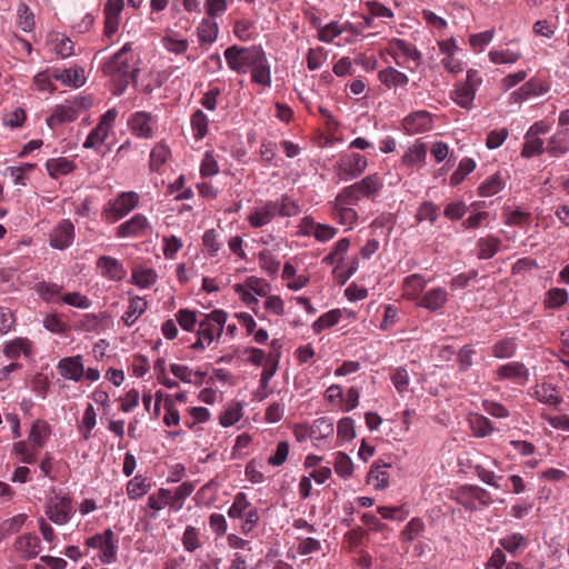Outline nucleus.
<instances>
[{
  "mask_svg": "<svg viewBox=\"0 0 569 569\" xmlns=\"http://www.w3.org/2000/svg\"><path fill=\"white\" fill-rule=\"evenodd\" d=\"M230 70L244 74L251 72V81L263 87L271 86V69L261 46L240 47L233 44L223 52Z\"/></svg>",
  "mask_w": 569,
  "mask_h": 569,
  "instance_id": "1",
  "label": "nucleus"
},
{
  "mask_svg": "<svg viewBox=\"0 0 569 569\" xmlns=\"http://www.w3.org/2000/svg\"><path fill=\"white\" fill-rule=\"evenodd\" d=\"M139 58L131 53V44L126 43L117 53L106 61L101 70L114 82V94L123 93L129 83L137 86L140 68Z\"/></svg>",
  "mask_w": 569,
  "mask_h": 569,
  "instance_id": "2",
  "label": "nucleus"
},
{
  "mask_svg": "<svg viewBox=\"0 0 569 569\" xmlns=\"http://www.w3.org/2000/svg\"><path fill=\"white\" fill-rule=\"evenodd\" d=\"M200 316L196 339L189 346V349L196 351H203L214 340L220 339L228 317L222 309H214L208 315Z\"/></svg>",
  "mask_w": 569,
  "mask_h": 569,
  "instance_id": "3",
  "label": "nucleus"
},
{
  "mask_svg": "<svg viewBox=\"0 0 569 569\" xmlns=\"http://www.w3.org/2000/svg\"><path fill=\"white\" fill-rule=\"evenodd\" d=\"M140 196L134 191L120 192L114 199L109 200L102 211L106 221L113 223L132 211L139 203Z\"/></svg>",
  "mask_w": 569,
  "mask_h": 569,
  "instance_id": "4",
  "label": "nucleus"
},
{
  "mask_svg": "<svg viewBox=\"0 0 569 569\" xmlns=\"http://www.w3.org/2000/svg\"><path fill=\"white\" fill-rule=\"evenodd\" d=\"M90 102L84 97H76L72 100H67L64 103L57 106L50 117L47 119V124L51 129L74 121L82 110H86Z\"/></svg>",
  "mask_w": 569,
  "mask_h": 569,
  "instance_id": "5",
  "label": "nucleus"
},
{
  "mask_svg": "<svg viewBox=\"0 0 569 569\" xmlns=\"http://www.w3.org/2000/svg\"><path fill=\"white\" fill-rule=\"evenodd\" d=\"M368 167V160L358 152H345L340 154L335 172L341 181H349L359 178Z\"/></svg>",
  "mask_w": 569,
  "mask_h": 569,
  "instance_id": "6",
  "label": "nucleus"
},
{
  "mask_svg": "<svg viewBox=\"0 0 569 569\" xmlns=\"http://www.w3.org/2000/svg\"><path fill=\"white\" fill-rule=\"evenodd\" d=\"M84 545L88 548L98 549L99 558L103 563H110L116 560L118 539L110 528L106 529L101 533H96L89 537Z\"/></svg>",
  "mask_w": 569,
  "mask_h": 569,
  "instance_id": "7",
  "label": "nucleus"
},
{
  "mask_svg": "<svg viewBox=\"0 0 569 569\" xmlns=\"http://www.w3.org/2000/svg\"><path fill=\"white\" fill-rule=\"evenodd\" d=\"M387 52L393 58L398 66L405 67L406 61L415 62V68L421 63L422 54L412 43L392 38L388 41Z\"/></svg>",
  "mask_w": 569,
  "mask_h": 569,
  "instance_id": "8",
  "label": "nucleus"
},
{
  "mask_svg": "<svg viewBox=\"0 0 569 569\" xmlns=\"http://www.w3.org/2000/svg\"><path fill=\"white\" fill-rule=\"evenodd\" d=\"M44 512L53 523L59 526L66 525L73 512L71 498L56 495L47 501Z\"/></svg>",
  "mask_w": 569,
  "mask_h": 569,
  "instance_id": "9",
  "label": "nucleus"
},
{
  "mask_svg": "<svg viewBox=\"0 0 569 569\" xmlns=\"http://www.w3.org/2000/svg\"><path fill=\"white\" fill-rule=\"evenodd\" d=\"M41 549V540L36 532L19 535L12 543L13 552L23 561L37 558L40 555Z\"/></svg>",
  "mask_w": 569,
  "mask_h": 569,
  "instance_id": "10",
  "label": "nucleus"
},
{
  "mask_svg": "<svg viewBox=\"0 0 569 569\" xmlns=\"http://www.w3.org/2000/svg\"><path fill=\"white\" fill-rule=\"evenodd\" d=\"M117 114L118 112L116 109H109L106 111L101 116L98 126L88 134L86 141L83 142V148L94 149L101 146L107 139L109 131L116 121Z\"/></svg>",
  "mask_w": 569,
  "mask_h": 569,
  "instance_id": "11",
  "label": "nucleus"
},
{
  "mask_svg": "<svg viewBox=\"0 0 569 569\" xmlns=\"http://www.w3.org/2000/svg\"><path fill=\"white\" fill-rule=\"evenodd\" d=\"M497 381L509 380L516 385L525 386L529 380V369L525 363L512 361L501 365L495 371Z\"/></svg>",
  "mask_w": 569,
  "mask_h": 569,
  "instance_id": "12",
  "label": "nucleus"
},
{
  "mask_svg": "<svg viewBox=\"0 0 569 569\" xmlns=\"http://www.w3.org/2000/svg\"><path fill=\"white\" fill-rule=\"evenodd\" d=\"M276 217V201L266 200L260 201L250 210L247 221L251 228L259 229L269 224Z\"/></svg>",
  "mask_w": 569,
  "mask_h": 569,
  "instance_id": "13",
  "label": "nucleus"
},
{
  "mask_svg": "<svg viewBox=\"0 0 569 569\" xmlns=\"http://www.w3.org/2000/svg\"><path fill=\"white\" fill-rule=\"evenodd\" d=\"M74 239V226L69 219L61 220L50 232L49 243L52 248L64 250Z\"/></svg>",
  "mask_w": 569,
  "mask_h": 569,
  "instance_id": "14",
  "label": "nucleus"
},
{
  "mask_svg": "<svg viewBox=\"0 0 569 569\" xmlns=\"http://www.w3.org/2000/svg\"><path fill=\"white\" fill-rule=\"evenodd\" d=\"M111 325V319L106 312L84 313L74 325V329L82 332L101 333Z\"/></svg>",
  "mask_w": 569,
  "mask_h": 569,
  "instance_id": "15",
  "label": "nucleus"
},
{
  "mask_svg": "<svg viewBox=\"0 0 569 569\" xmlns=\"http://www.w3.org/2000/svg\"><path fill=\"white\" fill-rule=\"evenodd\" d=\"M402 127L408 134L429 131L432 128V116L427 110L411 112L403 119Z\"/></svg>",
  "mask_w": 569,
  "mask_h": 569,
  "instance_id": "16",
  "label": "nucleus"
},
{
  "mask_svg": "<svg viewBox=\"0 0 569 569\" xmlns=\"http://www.w3.org/2000/svg\"><path fill=\"white\" fill-rule=\"evenodd\" d=\"M448 297L449 293L445 288L436 287L426 291L416 302V306L429 312H437L446 306Z\"/></svg>",
  "mask_w": 569,
  "mask_h": 569,
  "instance_id": "17",
  "label": "nucleus"
},
{
  "mask_svg": "<svg viewBox=\"0 0 569 569\" xmlns=\"http://www.w3.org/2000/svg\"><path fill=\"white\" fill-rule=\"evenodd\" d=\"M123 6V0H108L104 4V36L109 39L118 31L119 17Z\"/></svg>",
  "mask_w": 569,
  "mask_h": 569,
  "instance_id": "18",
  "label": "nucleus"
},
{
  "mask_svg": "<svg viewBox=\"0 0 569 569\" xmlns=\"http://www.w3.org/2000/svg\"><path fill=\"white\" fill-rule=\"evenodd\" d=\"M59 373L68 380L80 381L84 375L82 356L62 358L58 363Z\"/></svg>",
  "mask_w": 569,
  "mask_h": 569,
  "instance_id": "19",
  "label": "nucleus"
},
{
  "mask_svg": "<svg viewBox=\"0 0 569 569\" xmlns=\"http://www.w3.org/2000/svg\"><path fill=\"white\" fill-rule=\"evenodd\" d=\"M362 198L375 199L383 188V181L379 173H371L352 183Z\"/></svg>",
  "mask_w": 569,
  "mask_h": 569,
  "instance_id": "20",
  "label": "nucleus"
},
{
  "mask_svg": "<svg viewBox=\"0 0 569 569\" xmlns=\"http://www.w3.org/2000/svg\"><path fill=\"white\" fill-rule=\"evenodd\" d=\"M427 286V281L420 273H413L410 276H407L402 280L401 290H402V298L406 300L415 301L417 302L419 298L422 296L421 292Z\"/></svg>",
  "mask_w": 569,
  "mask_h": 569,
  "instance_id": "21",
  "label": "nucleus"
},
{
  "mask_svg": "<svg viewBox=\"0 0 569 569\" xmlns=\"http://www.w3.org/2000/svg\"><path fill=\"white\" fill-rule=\"evenodd\" d=\"M97 267L104 278L112 281H120L126 276V270L121 262L109 256H101L97 260Z\"/></svg>",
  "mask_w": 569,
  "mask_h": 569,
  "instance_id": "22",
  "label": "nucleus"
},
{
  "mask_svg": "<svg viewBox=\"0 0 569 569\" xmlns=\"http://www.w3.org/2000/svg\"><path fill=\"white\" fill-rule=\"evenodd\" d=\"M2 352L11 360L19 359L21 355L29 357L32 353V341L26 337H17L3 345Z\"/></svg>",
  "mask_w": 569,
  "mask_h": 569,
  "instance_id": "23",
  "label": "nucleus"
},
{
  "mask_svg": "<svg viewBox=\"0 0 569 569\" xmlns=\"http://www.w3.org/2000/svg\"><path fill=\"white\" fill-rule=\"evenodd\" d=\"M569 151V129L557 130L548 140L546 152L550 157L558 158Z\"/></svg>",
  "mask_w": 569,
  "mask_h": 569,
  "instance_id": "24",
  "label": "nucleus"
},
{
  "mask_svg": "<svg viewBox=\"0 0 569 569\" xmlns=\"http://www.w3.org/2000/svg\"><path fill=\"white\" fill-rule=\"evenodd\" d=\"M550 86L540 79L531 78L529 81L523 83L517 91L512 92L516 101L526 100L530 97H537L545 94L549 91Z\"/></svg>",
  "mask_w": 569,
  "mask_h": 569,
  "instance_id": "25",
  "label": "nucleus"
},
{
  "mask_svg": "<svg viewBox=\"0 0 569 569\" xmlns=\"http://www.w3.org/2000/svg\"><path fill=\"white\" fill-rule=\"evenodd\" d=\"M529 545V539L520 532H512L499 539V546L511 557L519 556Z\"/></svg>",
  "mask_w": 569,
  "mask_h": 569,
  "instance_id": "26",
  "label": "nucleus"
},
{
  "mask_svg": "<svg viewBox=\"0 0 569 569\" xmlns=\"http://www.w3.org/2000/svg\"><path fill=\"white\" fill-rule=\"evenodd\" d=\"M52 78L62 84L74 88H79L84 83L83 69L81 67L56 69L52 71Z\"/></svg>",
  "mask_w": 569,
  "mask_h": 569,
  "instance_id": "27",
  "label": "nucleus"
},
{
  "mask_svg": "<svg viewBox=\"0 0 569 569\" xmlns=\"http://www.w3.org/2000/svg\"><path fill=\"white\" fill-rule=\"evenodd\" d=\"M170 370L172 375L179 380L198 387L204 382V378L207 376V372L192 370L186 365L173 363L170 366Z\"/></svg>",
  "mask_w": 569,
  "mask_h": 569,
  "instance_id": "28",
  "label": "nucleus"
},
{
  "mask_svg": "<svg viewBox=\"0 0 569 569\" xmlns=\"http://www.w3.org/2000/svg\"><path fill=\"white\" fill-rule=\"evenodd\" d=\"M379 81L387 88H403L408 84L409 78L393 67H387L378 72Z\"/></svg>",
  "mask_w": 569,
  "mask_h": 569,
  "instance_id": "29",
  "label": "nucleus"
},
{
  "mask_svg": "<svg viewBox=\"0 0 569 569\" xmlns=\"http://www.w3.org/2000/svg\"><path fill=\"white\" fill-rule=\"evenodd\" d=\"M533 397L541 403L557 407L562 402L557 388L552 383L542 382L535 388Z\"/></svg>",
  "mask_w": 569,
  "mask_h": 569,
  "instance_id": "30",
  "label": "nucleus"
},
{
  "mask_svg": "<svg viewBox=\"0 0 569 569\" xmlns=\"http://www.w3.org/2000/svg\"><path fill=\"white\" fill-rule=\"evenodd\" d=\"M506 187V178L501 171L486 178L478 188V193L481 197H491L497 194Z\"/></svg>",
  "mask_w": 569,
  "mask_h": 569,
  "instance_id": "31",
  "label": "nucleus"
},
{
  "mask_svg": "<svg viewBox=\"0 0 569 569\" xmlns=\"http://www.w3.org/2000/svg\"><path fill=\"white\" fill-rule=\"evenodd\" d=\"M46 168L49 176L53 179H57L61 176H67L76 169V164L73 161L60 157L54 159H49L46 162Z\"/></svg>",
  "mask_w": 569,
  "mask_h": 569,
  "instance_id": "32",
  "label": "nucleus"
},
{
  "mask_svg": "<svg viewBox=\"0 0 569 569\" xmlns=\"http://www.w3.org/2000/svg\"><path fill=\"white\" fill-rule=\"evenodd\" d=\"M388 465H380L379 462H375L367 476V482L372 485L377 490H383L388 487L389 483V475L386 471Z\"/></svg>",
  "mask_w": 569,
  "mask_h": 569,
  "instance_id": "33",
  "label": "nucleus"
},
{
  "mask_svg": "<svg viewBox=\"0 0 569 569\" xmlns=\"http://www.w3.org/2000/svg\"><path fill=\"white\" fill-rule=\"evenodd\" d=\"M501 246V240L493 236L480 238L477 241V257L482 260L491 259Z\"/></svg>",
  "mask_w": 569,
  "mask_h": 569,
  "instance_id": "34",
  "label": "nucleus"
},
{
  "mask_svg": "<svg viewBox=\"0 0 569 569\" xmlns=\"http://www.w3.org/2000/svg\"><path fill=\"white\" fill-rule=\"evenodd\" d=\"M517 348V339L507 337L491 346V355L498 359H509L516 355Z\"/></svg>",
  "mask_w": 569,
  "mask_h": 569,
  "instance_id": "35",
  "label": "nucleus"
},
{
  "mask_svg": "<svg viewBox=\"0 0 569 569\" xmlns=\"http://www.w3.org/2000/svg\"><path fill=\"white\" fill-rule=\"evenodd\" d=\"M169 148L164 144H157L150 152L149 168L152 172L163 173L166 162L169 158Z\"/></svg>",
  "mask_w": 569,
  "mask_h": 569,
  "instance_id": "36",
  "label": "nucleus"
},
{
  "mask_svg": "<svg viewBox=\"0 0 569 569\" xmlns=\"http://www.w3.org/2000/svg\"><path fill=\"white\" fill-rule=\"evenodd\" d=\"M190 126L193 138L197 141L202 140L207 136L209 130V119L201 109H197L191 114Z\"/></svg>",
  "mask_w": 569,
  "mask_h": 569,
  "instance_id": "37",
  "label": "nucleus"
},
{
  "mask_svg": "<svg viewBox=\"0 0 569 569\" xmlns=\"http://www.w3.org/2000/svg\"><path fill=\"white\" fill-rule=\"evenodd\" d=\"M51 433L50 425L44 420H36L29 433V440L37 447L41 448L44 446Z\"/></svg>",
  "mask_w": 569,
  "mask_h": 569,
  "instance_id": "38",
  "label": "nucleus"
},
{
  "mask_svg": "<svg viewBox=\"0 0 569 569\" xmlns=\"http://www.w3.org/2000/svg\"><path fill=\"white\" fill-rule=\"evenodd\" d=\"M310 431H311V439L319 441L327 439L333 435V423L332 421L327 417H321L316 419L310 425Z\"/></svg>",
  "mask_w": 569,
  "mask_h": 569,
  "instance_id": "39",
  "label": "nucleus"
},
{
  "mask_svg": "<svg viewBox=\"0 0 569 569\" xmlns=\"http://www.w3.org/2000/svg\"><path fill=\"white\" fill-rule=\"evenodd\" d=\"M218 33L219 26L211 19H203L197 28V34L200 43H213L218 38Z\"/></svg>",
  "mask_w": 569,
  "mask_h": 569,
  "instance_id": "40",
  "label": "nucleus"
},
{
  "mask_svg": "<svg viewBox=\"0 0 569 569\" xmlns=\"http://www.w3.org/2000/svg\"><path fill=\"white\" fill-rule=\"evenodd\" d=\"M331 216L338 223L349 228H351L358 220V213L355 208L336 206V202H332Z\"/></svg>",
  "mask_w": 569,
  "mask_h": 569,
  "instance_id": "41",
  "label": "nucleus"
},
{
  "mask_svg": "<svg viewBox=\"0 0 569 569\" xmlns=\"http://www.w3.org/2000/svg\"><path fill=\"white\" fill-rule=\"evenodd\" d=\"M469 425L473 436L477 438H485L493 431L492 422L487 417L479 413L470 416Z\"/></svg>",
  "mask_w": 569,
  "mask_h": 569,
  "instance_id": "42",
  "label": "nucleus"
},
{
  "mask_svg": "<svg viewBox=\"0 0 569 569\" xmlns=\"http://www.w3.org/2000/svg\"><path fill=\"white\" fill-rule=\"evenodd\" d=\"M426 530L425 522L422 519L415 517L412 518L402 529L400 538L402 542H412L422 536Z\"/></svg>",
  "mask_w": 569,
  "mask_h": 569,
  "instance_id": "43",
  "label": "nucleus"
},
{
  "mask_svg": "<svg viewBox=\"0 0 569 569\" xmlns=\"http://www.w3.org/2000/svg\"><path fill=\"white\" fill-rule=\"evenodd\" d=\"M26 513L16 515L0 523V541L21 530L27 521Z\"/></svg>",
  "mask_w": 569,
  "mask_h": 569,
  "instance_id": "44",
  "label": "nucleus"
},
{
  "mask_svg": "<svg viewBox=\"0 0 569 569\" xmlns=\"http://www.w3.org/2000/svg\"><path fill=\"white\" fill-rule=\"evenodd\" d=\"M276 201V213L280 217H295L301 212V208L297 201L290 198L288 194H282L279 200Z\"/></svg>",
  "mask_w": 569,
  "mask_h": 569,
  "instance_id": "45",
  "label": "nucleus"
},
{
  "mask_svg": "<svg viewBox=\"0 0 569 569\" xmlns=\"http://www.w3.org/2000/svg\"><path fill=\"white\" fill-rule=\"evenodd\" d=\"M546 151L545 142L541 138H529V134H525V142L521 149V157L530 159L533 157L541 156Z\"/></svg>",
  "mask_w": 569,
  "mask_h": 569,
  "instance_id": "46",
  "label": "nucleus"
},
{
  "mask_svg": "<svg viewBox=\"0 0 569 569\" xmlns=\"http://www.w3.org/2000/svg\"><path fill=\"white\" fill-rule=\"evenodd\" d=\"M427 147L425 143H416L402 156V163L407 167L422 164L426 160Z\"/></svg>",
  "mask_w": 569,
  "mask_h": 569,
  "instance_id": "47",
  "label": "nucleus"
},
{
  "mask_svg": "<svg viewBox=\"0 0 569 569\" xmlns=\"http://www.w3.org/2000/svg\"><path fill=\"white\" fill-rule=\"evenodd\" d=\"M142 231V214L137 213L130 220L121 223L117 228V236L119 238L133 237Z\"/></svg>",
  "mask_w": 569,
  "mask_h": 569,
  "instance_id": "48",
  "label": "nucleus"
},
{
  "mask_svg": "<svg viewBox=\"0 0 569 569\" xmlns=\"http://www.w3.org/2000/svg\"><path fill=\"white\" fill-rule=\"evenodd\" d=\"M362 197L356 190L355 186L350 184L348 187L342 188L339 191L333 202H336V206H346L353 208L359 203Z\"/></svg>",
  "mask_w": 569,
  "mask_h": 569,
  "instance_id": "49",
  "label": "nucleus"
},
{
  "mask_svg": "<svg viewBox=\"0 0 569 569\" xmlns=\"http://www.w3.org/2000/svg\"><path fill=\"white\" fill-rule=\"evenodd\" d=\"M37 293L47 302H54L57 298L61 299L62 286L52 282H39L36 287Z\"/></svg>",
  "mask_w": 569,
  "mask_h": 569,
  "instance_id": "50",
  "label": "nucleus"
},
{
  "mask_svg": "<svg viewBox=\"0 0 569 569\" xmlns=\"http://www.w3.org/2000/svg\"><path fill=\"white\" fill-rule=\"evenodd\" d=\"M251 502L248 500L244 492H238L234 498L232 505L228 509V516L231 519H242L246 511L250 509Z\"/></svg>",
  "mask_w": 569,
  "mask_h": 569,
  "instance_id": "51",
  "label": "nucleus"
},
{
  "mask_svg": "<svg viewBox=\"0 0 569 569\" xmlns=\"http://www.w3.org/2000/svg\"><path fill=\"white\" fill-rule=\"evenodd\" d=\"M166 506L174 507V502H171V491L168 489H159L148 498V507L156 511L163 509Z\"/></svg>",
  "mask_w": 569,
  "mask_h": 569,
  "instance_id": "52",
  "label": "nucleus"
},
{
  "mask_svg": "<svg viewBox=\"0 0 569 569\" xmlns=\"http://www.w3.org/2000/svg\"><path fill=\"white\" fill-rule=\"evenodd\" d=\"M476 92L472 88L461 83L452 92V99L461 108L469 109L475 100Z\"/></svg>",
  "mask_w": 569,
  "mask_h": 569,
  "instance_id": "53",
  "label": "nucleus"
},
{
  "mask_svg": "<svg viewBox=\"0 0 569 569\" xmlns=\"http://www.w3.org/2000/svg\"><path fill=\"white\" fill-rule=\"evenodd\" d=\"M341 318L340 309H332L322 316H320L313 323L312 330L316 333H320L322 330L328 329L339 322Z\"/></svg>",
  "mask_w": 569,
  "mask_h": 569,
  "instance_id": "54",
  "label": "nucleus"
},
{
  "mask_svg": "<svg viewBox=\"0 0 569 569\" xmlns=\"http://www.w3.org/2000/svg\"><path fill=\"white\" fill-rule=\"evenodd\" d=\"M43 327L56 335H64L69 330L68 323L64 321L63 316L57 312L50 313L42 320Z\"/></svg>",
  "mask_w": 569,
  "mask_h": 569,
  "instance_id": "55",
  "label": "nucleus"
},
{
  "mask_svg": "<svg viewBox=\"0 0 569 569\" xmlns=\"http://www.w3.org/2000/svg\"><path fill=\"white\" fill-rule=\"evenodd\" d=\"M568 301V292L563 288H552L547 291L545 298V306L548 309H558L566 305Z\"/></svg>",
  "mask_w": 569,
  "mask_h": 569,
  "instance_id": "56",
  "label": "nucleus"
},
{
  "mask_svg": "<svg viewBox=\"0 0 569 569\" xmlns=\"http://www.w3.org/2000/svg\"><path fill=\"white\" fill-rule=\"evenodd\" d=\"M17 12L20 29L24 32H31L36 26L33 12L24 2L19 3Z\"/></svg>",
  "mask_w": 569,
  "mask_h": 569,
  "instance_id": "57",
  "label": "nucleus"
},
{
  "mask_svg": "<svg viewBox=\"0 0 569 569\" xmlns=\"http://www.w3.org/2000/svg\"><path fill=\"white\" fill-rule=\"evenodd\" d=\"M335 471L341 478H349L353 472V463L351 458L345 452H337L335 460Z\"/></svg>",
  "mask_w": 569,
  "mask_h": 569,
  "instance_id": "58",
  "label": "nucleus"
},
{
  "mask_svg": "<svg viewBox=\"0 0 569 569\" xmlns=\"http://www.w3.org/2000/svg\"><path fill=\"white\" fill-rule=\"evenodd\" d=\"M346 32V27H341V24L337 21H331L328 24L319 28L318 38L320 41L330 43L335 38Z\"/></svg>",
  "mask_w": 569,
  "mask_h": 569,
  "instance_id": "59",
  "label": "nucleus"
},
{
  "mask_svg": "<svg viewBox=\"0 0 569 569\" xmlns=\"http://www.w3.org/2000/svg\"><path fill=\"white\" fill-rule=\"evenodd\" d=\"M218 172L219 164L216 160L213 151H206L200 163V176L202 178H208L218 174Z\"/></svg>",
  "mask_w": 569,
  "mask_h": 569,
  "instance_id": "60",
  "label": "nucleus"
},
{
  "mask_svg": "<svg viewBox=\"0 0 569 569\" xmlns=\"http://www.w3.org/2000/svg\"><path fill=\"white\" fill-rule=\"evenodd\" d=\"M163 47L172 53L182 54L188 50L189 43L186 39H177L173 37V32H167L162 38Z\"/></svg>",
  "mask_w": 569,
  "mask_h": 569,
  "instance_id": "61",
  "label": "nucleus"
},
{
  "mask_svg": "<svg viewBox=\"0 0 569 569\" xmlns=\"http://www.w3.org/2000/svg\"><path fill=\"white\" fill-rule=\"evenodd\" d=\"M495 29L475 33L469 37V44L476 52H481L493 39Z\"/></svg>",
  "mask_w": 569,
  "mask_h": 569,
  "instance_id": "62",
  "label": "nucleus"
},
{
  "mask_svg": "<svg viewBox=\"0 0 569 569\" xmlns=\"http://www.w3.org/2000/svg\"><path fill=\"white\" fill-rule=\"evenodd\" d=\"M176 320L186 331H193L196 325H199L197 312L190 309H180L176 313Z\"/></svg>",
  "mask_w": 569,
  "mask_h": 569,
  "instance_id": "63",
  "label": "nucleus"
},
{
  "mask_svg": "<svg viewBox=\"0 0 569 569\" xmlns=\"http://www.w3.org/2000/svg\"><path fill=\"white\" fill-rule=\"evenodd\" d=\"M439 216V207L430 201H426L419 206L416 218L418 221L428 220L431 223H435Z\"/></svg>",
  "mask_w": 569,
  "mask_h": 569,
  "instance_id": "64",
  "label": "nucleus"
}]
</instances>
